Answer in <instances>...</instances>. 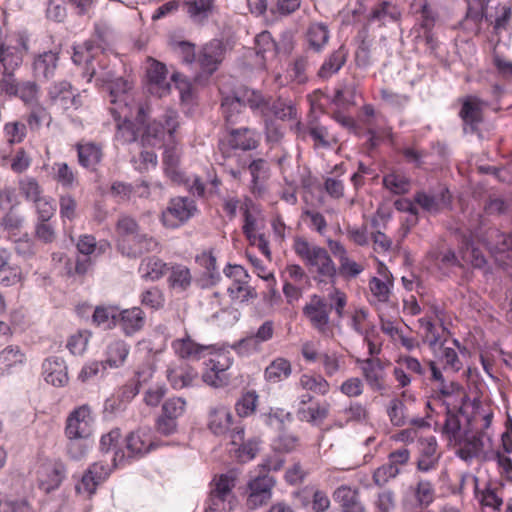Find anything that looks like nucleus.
I'll use <instances>...</instances> for the list:
<instances>
[{"mask_svg": "<svg viewBox=\"0 0 512 512\" xmlns=\"http://www.w3.org/2000/svg\"><path fill=\"white\" fill-rule=\"evenodd\" d=\"M236 98L242 102L244 108L248 106L253 111H259L262 114L268 109V100L261 92L244 88L235 94Z\"/></svg>", "mask_w": 512, "mask_h": 512, "instance_id": "nucleus-26", "label": "nucleus"}, {"mask_svg": "<svg viewBox=\"0 0 512 512\" xmlns=\"http://www.w3.org/2000/svg\"><path fill=\"white\" fill-rule=\"evenodd\" d=\"M181 151L175 141H171L164 147L163 166L165 174L175 183H182L185 180L180 170Z\"/></svg>", "mask_w": 512, "mask_h": 512, "instance_id": "nucleus-16", "label": "nucleus"}, {"mask_svg": "<svg viewBox=\"0 0 512 512\" xmlns=\"http://www.w3.org/2000/svg\"><path fill=\"white\" fill-rule=\"evenodd\" d=\"M78 161L81 166L94 171L103 158L102 147L95 143L77 144Z\"/></svg>", "mask_w": 512, "mask_h": 512, "instance_id": "nucleus-22", "label": "nucleus"}, {"mask_svg": "<svg viewBox=\"0 0 512 512\" xmlns=\"http://www.w3.org/2000/svg\"><path fill=\"white\" fill-rule=\"evenodd\" d=\"M440 393L445 397L457 396L459 397V401L455 400L453 403L459 402L457 411L461 414H464V406L469 401V396L464 392L462 386L458 383L451 382L446 384L444 381L441 382Z\"/></svg>", "mask_w": 512, "mask_h": 512, "instance_id": "nucleus-43", "label": "nucleus"}, {"mask_svg": "<svg viewBox=\"0 0 512 512\" xmlns=\"http://www.w3.org/2000/svg\"><path fill=\"white\" fill-rule=\"evenodd\" d=\"M88 337L82 332L72 335L67 342V348L73 355H81L87 346Z\"/></svg>", "mask_w": 512, "mask_h": 512, "instance_id": "nucleus-63", "label": "nucleus"}, {"mask_svg": "<svg viewBox=\"0 0 512 512\" xmlns=\"http://www.w3.org/2000/svg\"><path fill=\"white\" fill-rule=\"evenodd\" d=\"M60 215L72 221L76 218L77 202L70 194L62 195L59 199Z\"/></svg>", "mask_w": 512, "mask_h": 512, "instance_id": "nucleus-56", "label": "nucleus"}, {"mask_svg": "<svg viewBox=\"0 0 512 512\" xmlns=\"http://www.w3.org/2000/svg\"><path fill=\"white\" fill-rule=\"evenodd\" d=\"M49 96L53 102L60 104L64 109L74 105L76 101L72 86L66 81L53 85L49 90Z\"/></svg>", "mask_w": 512, "mask_h": 512, "instance_id": "nucleus-29", "label": "nucleus"}, {"mask_svg": "<svg viewBox=\"0 0 512 512\" xmlns=\"http://www.w3.org/2000/svg\"><path fill=\"white\" fill-rule=\"evenodd\" d=\"M65 469L60 463H47L38 470V486L45 493L59 487L64 478Z\"/></svg>", "mask_w": 512, "mask_h": 512, "instance_id": "nucleus-18", "label": "nucleus"}, {"mask_svg": "<svg viewBox=\"0 0 512 512\" xmlns=\"http://www.w3.org/2000/svg\"><path fill=\"white\" fill-rule=\"evenodd\" d=\"M183 62L192 64L196 59L195 45L188 41H178L173 44Z\"/></svg>", "mask_w": 512, "mask_h": 512, "instance_id": "nucleus-64", "label": "nucleus"}, {"mask_svg": "<svg viewBox=\"0 0 512 512\" xmlns=\"http://www.w3.org/2000/svg\"><path fill=\"white\" fill-rule=\"evenodd\" d=\"M257 403V393L255 391H248L236 402V412L240 417L250 416L255 412Z\"/></svg>", "mask_w": 512, "mask_h": 512, "instance_id": "nucleus-45", "label": "nucleus"}, {"mask_svg": "<svg viewBox=\"0 0 512 512\" xmlns=\"http://www.w3.org/2000/svg\"><path fill=\"white\" fill-rule=\"evenodd\" d=\"M107 475L108 472L104 470L103 465L94 463L83 475L81 483L76 488L79 492L84 491L92 495Z\"/></svg>", "mask_w": 512, "mask_h": 512, "instance_id": "nucleus-24", "label": "nucleus"}, {"mask_svg": "<svg viewBox=\"0 0 512 512\" xmlns=\"http://www.w3.org/2000/svg\"><path fill=\"white\" fill-rule=\"evenodd\" d=\"M460 101L462 106L459 117L464 123V131L475 133L478 126L483 122V109L487 103L474 95H468Z\"/></svg>", "mask_w": 512, "mask_h": 512, "instance_id": "nucleus-7", "label": "nucleus"}, {"mask_svg": "<svg viewBox=\"0 0 512 512\" xmlns=\"http://www.w3.org/2000/svg\"><path fill=\"white\" fill-rule=\"evenodd\" d=\"M332 308L333 305L328 304L323 297L313 295L310 302L303 307V315L315 329L319 332H325L329 324V313Z\"/></svg>", "mask_w": 512, "mask_h": 512, "instance_id": "nucleus-8", "label": "nucleus"}, {"mask_svg": "<svg viewBox=\"0 0 512 512\" xmlns=\"http://www.w3.org/2000/svg\"><path fill=\"white\" fill-rule=\"evenodd\" d=\"M292 373V366L289 360L278 357L273 360L265 369L264 377L267 381L277 383L288 378Z\"/></svg>", "mask_w": 512, "mask_h": 512, "instance_id": "nucleus-27", "label": "nucleus"}, {"mask_svg": "<svg viewBox=\"0 0 512 512\" xmlns=\"http://www.w3.org/2000/svg\"><path fill=\"white\" fill-rule=\"evenodd\" d=\"M363 376L374 391H384L385 384V371L384 366L379 358H368L362 361Z\"/></svg>", "mask_w": 512, "mask_h": 512, "instance_id": "nucleus-20", "label": "nucleus"}, {"mask_svg": "<svg viewBox=\"0 0 512 512\" xmlns=\"http://www.w3.org/2000/svg\"><path fill=\"white\" fill-rule=\"evenodd\" d=\"M137 107L129 108L127 104L121 108H110L116 121V137L125 143H132L138 139L141 125L136 121Z\"/></svg>", "mask_w": 512, "mask_h": 512, "instance_id": "nucleus-4", "label": "nucleus"}, {"mask_svg": "<svg viewBox=\"0 0 512 512\" xmlns=\"http://www.w3.org/2000/svg\"><path fill=\"white\" fill-rule=\"evenodd\" d=\"M358 39L360 43L355 53L356 64L360 67H366L370 64V52H371V43L368 40V31L366 28H363L358 33Z\"/></svg>", "mask_w": 512, "mask_h": 512, "instance_id": "nucleus-44", "label": "nucleus"}, {"mask_svg": "<svg viewBox=\"0 0 512 512\" xmlns=\"http://www.w3.org/2000/svg\"><path fill=\"white\" fill-rule=\"evenodd\" d=\"M364 124L367 126V133L372 137H383L391 135V128L387 124L386 117L379 114L373 119H364Z\"/></svg>", "mask_w": 512, "mask_h": 512, "instance_id": "nucleus-46", "label": "nucleus"}, {"mask_svg": "<svg viewBox=\"0 0 512 512\" xmlns=\"http://www.w3.org/2000/svg\"><path fill=\"white\" fill-rule=\"evenodd\" d=\"M235 479L228 475H221L210 492L208 506L209 512H227L232 509L234 499L232 489Z\"/></svg>", "mask_w": 512, "mask_h": 512, "instance_id": "nucleus-5", "label": "nucleus"}, {"mask_svg": "<svg viewBox=\"0 0 512 512\" xmlns=\"http://www.w3.org/2000/svg\"><path fill=\"white\" fill-rule=\"evenodd\" d=\"M196 262L205 269L204 274L208 276L210 285H215L220 280V273L216 267V257L212 251H203L196 257Z\"/></svg>", "mask_w": 512, "mask_h": 512, "instance_id": "nucleus-34", "label": "nucleus"}, {"mask_svg": "<svg viewBox=\"0 0 512 512\" xmlns=\"http://www.w3.org/2000/svg\"><path fill=\"white\" fill-rule=\"evenodd\" d=\"M294 250L308 267L315 268L317 275L314 279L318 283L335 284L337 268L325 248L312 245L306 239L297 237L294 241Z\"/></svg>", "mask_w": 512, "mask_h": 512, "instance_id": "nucleus-2", "label": "nucleus"}, {"mask_svg": "<svg viewBox=\"0 0 512 512\" xmlns=\"http://www.w3.org/2000/svg\"><path fill=\"white\" fill-rule=\"evenodd\" d=\"M173 348L179 357L189 360H199L207 350L206 346L199 345L190 338L174 341Z\"/></svg>", "mask_w": 512, "mask_h": 512, "instance_id": "nucleus-28", "label": "nucleus"}, {"mask_svg": "<svg viewBox=\"0 0 512 512\" xmlns=\"http://www.w3.org/2000/svg\"><path fill=\"white\" fill-rule=\"evenodd\" d=\"M128 355V348L123 341H115L108 347L107 362L117 367L124 362Z\"/></svg>", "mask_w": 512, "mask_h": 512, "instance_id": "nucleus-50", "label": "nucleus"}, {"mask_svg": "<svg viewBox=\"0 0 512 512\" xmlns=\"http://www.w3.org/2000/svg\"><path fill=\"white\" fill-rule=\"evenodd\" d=\"M299 384L303 389L312 391L319 395H326L330 390L329 383L321 375L311 376L308 374H303L300 377Z\"/></svg>", "mask_w": 512, "mask_h": 512, "instance_id": "nucleus-39", "label": "nucleus"}, {"mask_svg": "<svg viewBox=\"0 0 512 512\" xmlns=\"http://www.w3.org/2000/svg\"><path fill=\"white\" fill-rule=\"evenodd\" d=\"M400 18V9L388 1H383L375 6L369 16L370 21H378L381 25L396 23L400 20Z\"/></svg>", "mask_w": 512, "mask_h": 512, "instance_id": "nucleus-25", "label": "nucleus"}, {"mask_svg": "<svg viewBox=\"0 0 512 512\" xmlns=\"http://www.w3.org/2000/svg\"><path fill=\"white\" fill-rule=\"evenodd\" d=\"M347 52L343 46L334 51L330 57L322 64L318 74L322 78H327L338 72L345 64Z\"/></svg>", "mask_w": 512, "mask_h": 512, "instance_id": "nucleus-32", "label": "nucleus"}, {"mask_svg": "<svg viewBox=\"0 0 512 512\" xmlns=\"http://www.w3.org/2000/svg\"><path fill=\"white\" fill-rule=\"evenodd\" d=\"M118 313L115 307L97 306L92 316V320L97 325L107 324V326L117 325Z\"/></svg>", "mask_w": 512, "mask_h": 512, "instance_id": "nucleus-47", "label": "nucleus"}, {"mask_svg": "<svg viewBox=\"0 0 512 512\" xmlns=\"http://www.w3.org/2000/svg\"><path fill=\"white\" fill-rule=\"evenodd\" d=\"M169 282L172 287H180L183 290L186 289L191 283L189 269L184 266L173 267L169 276Z\"/></svg>", "mask_w": 512, "mask_h": 512, "instance_id": "nucleus-52", "label": "nucleus"}, {"mask_svg": "<svg viewBox=\"0 0 512 512\" xmlns=\"http://www.w3.org/2000/svg\"><path fill=\"white\" fill-rule=\"evenodd\" d=\"M116 230L122 236H131L133 238L140 232V227L134 218L121 216L117 221Z\"/></svg>", "mask_w": 512, "mask_h": 512, "instance_id": "nucleus-54", "label": "nucleus"}, {"mask_svg": "<svg viewBox=\"0 0 512 512\" xmlns=\"http://www.w3.org/2000/svg\"><path fill=\"white\" fill-rule=\"evenodd\" d=\"M195 211L193 200L187 197L174 198L162 213L163 224L168 228H176L192 217Z\"/></svg>", "mask_w": 512, "mask_h": 512, "instance_id": "nucleus-6", "label": "nucleus"}, {"mask_svg": "<svg viewBox=\"0 0 512 512\" xmlns=\"http://www.w3.org/2000/svg\"><path fill=\"white\" fill-rule=\"evenodd\" d=\"M57 60L56 53L52 51L44 52L34 59V71L41 73L44 78H48L56 69Z\"/></svg>", "mask_w": 512, "mask_h": 512, "instance_id": "nucleus-40", "label": "nucleus"}, {"mask_svg": "<svg viewBox=\"0 0 512 512\" xmlns=\"http://www.w3.org/2000/svg\"><path fill=\"white\" fill-rule=\"evenodd\" d=\"M147 76L150 84L162 90V92H166L169 89L170 85L166 81L167 69L163 63L152 60L147 69Z\"/></svg>", "mask_w": 512, "mask_h": 512, "instance_id": "nucleus-33", "label": "nucleus"}, {"mask_svg": "<svg viewBox=\"0 0 512 512\" xmlns=\"http://www.w3.org/2000/svg\"><path fill=\"white\" fill-rule=\"evenodd\" d=\"M274 485L275 480L267 474L252 479L248 484L250 493L247 497V506L256 509L266 504L271 499Z\"/></svg>", "mask_w": 512, "mask_h": 512, "instance_id": "nucleus-9", "label": "nucleus"}, {"mask_svg": "<svg viewBox=\"0 0 512 512\" xmlns=\"http://www.w3.org/2000/svg\"><path fill=\"white\" fill-rule=\"evenodd\" d=\"M221 110L226 129L242 125L248 120L246 109L235 95L226 96L222 99Z\"/></svg>", "mask_w": 512, "mask_h": 512, "instance_id": "nucleus-15", "label": "nucleus"}, {"mask_svg": "<svg viewBox=\"0 0 512 512\" xmlns=\"http://www.w3.org/2000/svg\"><path fill=\"white\" fill-rule=\"evenodd\" d=\"M493 240L491 251L496 263L503 269H512V234L495 230L491 234Z\"/></svg>", "mask_w": 512, "mask_h": 512, "instance_id": "nucleus-13", "label": "nucleus"}, {"mask_svg": "<svg viewBox=\"0 0 512 512\" xmlns=\"http://www.w3.org/2000/svg\"><path fill=\"white\" fill-rule=\"evenodd\" d=\"M214 0H184L187 13L196 23H203L211 14Z\"/></svg>", "mask_w": 512, "mask_h": 512, "instance_id": "nucleus-30", "label": "nucleus"}, {"mask_svg": "<svg viewBox=\"0 0 512 512\" xmlns=\"http://www.w3.org/2000/svg\"><path fill=\"white\" fill-rule=\"evenodd\" d=\"M44 379L55 387H63L68 383V373L65 362L58 357H51L42 365Z\"/></svg>", "mask_w": 512, "mask_h": 512, "instance_id": "nucleus-19", "label": "nucleus"}, {"mask_svg": "<svg viewBox=\"0 0 512 512\" xmlns=\"http://www.w3.org/2000/svg\"><path fill=\"white\" fill-rule=\"evenodd\" d=\"M363 271V266L351 260L348 256L339 262L338 272L344 278H355Z\"/></svg>", "mask_w": 512, "mask_h": 512, "instance_id": "nucleus-61", "label": "nucleus"}, {"mask_svg": "<svg viewBox=\"0 0 512 512\" xmlns=\"http://www.w3.org/2000/svg\"><path fill=\"white\" fill-rule=\"evenodd\" d=\"M259 450L258 441L251 439L244 441L238 448H236L237 457L241 462H246L255 457Z\"/></svg>", "mask_w": 512, "mask_h": 512, "instance_id": "nucleus-62", "label": "nucleus"}, {"mask_svg": "<svg viewBox=\"0 0 512 512\" xmlns=\"http://www.w3.org/2000/svg\"><path fill=\"white\" fill-rule=\"evenodd\" d=\"M150 444L147 446L141 437L135 433H130L126 438V448L129 456L142 455L149 450Z\"/></svg>", "mask_w": 512, "mask_h": 512, "instance_id": "nucleus-60", "label": "nucleus"}, {"mask_svg": "<svg viewBox=\"0 0 512 512\" xmlns=\"http://www.w3.org/2000/svg\"><path fill=\"white\" fill-rule=\"evenodd\" d=\"M383 185L394 194H406L410 190V180L399 173H389L383 177Z\"/></svg>", "mask_w": 512, "mask_h": 512, "instance_id": "nucleus-38", "label": "nucleus"}, {"mask_svg": "<svg viewBox=\"0 0 512 512\" xmlns=\"http://www.w3.org/2000/svg\"><path fill=\"white\" fill-rule=\"evenodd\" d=\"M141 302L143 305L157 310L163 307L164 296L161 290L153 287L143 292Z\"/></svg>", "mask_w": 512, "mask_h": 512, "instance_id": "nucleus-57", "label": "nucleus"}, {"mask_svg": "<svg viewBox=\"0 0 512 512\" xmlns=\"http://www.w3.org/2000/svg\"><path fill=\"white\" fill-rule=\"evenodd\" d=\"M145 323V316L141 308L133 307L118 313L117 324H119L126 335H132L141 330Z\"/></svg>", "mask_w": 512, "mask_h": 512, "instance_id": "nucleus-21", "label": "nucleus"}, {"mask_svg": "<svg viewBox=\"0 0 512 512\" xmlns=\"http://www.w3.org/2000/svg\"><path fill=\"white\" fill-rule=\"evenodd\" d=\"M105 82L107 83L110 102L113 105L111 108H121L125 104L129 108L141 106L136 103L134 97L130 94L132 84L128 80L118 77L115 79L107 78Z\"/></svg>", "mask_w": 512, "mask_h": 512, "instance_id": "nucleus-11", "label": "nucleus"}, {"mask_svg": "<svg viewBox=\"0 0 512 512\" xmlns=\"http://www.w3.org/2000/svg\"><path fill=\"white\" fill-rule=\"evenodd\" d=\"M231 422L232 415L228 408L219 406L210 410L208 428L213 434L217 436L224 435L229 430Z\"/></svg>", "mask_w": 512, "mask_h": 512, "instance_id": "nucleus-23", "label": "nucleus"}, {"mask_svg": "<svg viewBox=\"0 0 512 512\" xmlns=\"http://www.w3.org/2000/svg\"><path fill=\"white\" fill-rule=\"evenodd\" d=\"M37 188V185L34 183V203L39 214V219L41 221H48L54 215L55 208L49 201L37 196Z\"/></svg>", "mask_w": 512, "mask_h": 512, "instance_id": "nucleus-58", "label": "nucleus"}, {"mask_svg": "<svg viewBox=\"0 0 512 512\" xmlns=\"http://www.w3.org/2000/svg\"><path fill=\"white\" fill-rule=\"evenodd\" d=\"M228 292L233 299H241L242 301L256 298L257 296L254 289L241 279L234 280L233 284L228 288Z\"/></svg>", "mask_w": 512, "mask_h": 512, "instance_id": "nucleus-49", "label": "nucleus"}, {"mask_svg": "<svg viewBox=\"0 0 512 512\" xmlns=\"http://www.w3.org/2000/svg\"><path fill=\"white\" fill-rule=\"evenodd\" d=\"M270 111L275 117L281 120L292 119L296 114V109L291 103H288L282 99H277L269 107Z\"/></svg>", "mask_w": 512, "mask_h": 512, "instance_id": "nucleus-53", "label": "nucleus"}, {"mask_svg": "<svg viewBox=\"0 0 512 512\" xmlns=\"http://www.w3.org/2000/svg\"><path fill=\"white\" fill-rule=\"evenodd\" d=\"M446 406V421L443 426V431L449 435L450 439L458 442L461 439V424L458 418V414L460 413L457 411L458 406L456 403L451 402H447Z\"/></svg>", "mask_w": 512, "mask_h": 512, "instance_id": "nucleus-31", "label": "nucleus"}, {"mask_svg": "<svg viewBox=\"0 0 512 512\" xmlns=\"http://www.w3.org/2000/svg\"><path fill=\"white\" fill-rule=\"evenodd\" d=\"M225 51L226 48L220 40L213 39L209 43L205 44L197 58L201 69L209 75L213 74L223 61Z\"/></svg>", "mask_w": 512, "mask_h": 512, "instance_id": "nucleus-12", "label": "nucleus"}, {"mask_svg": "<svg viewBox=\"0 0 512 512\" xmlns=\"http://www.w3.org/2000/svg\"><path fill=\"white\" fill-rule=\"evenodd\" d=\"M485 433L483 431L478 432L472 436H469L467 432L463 438H461L458 442H463L466 448L467 453L470 457L478 456L484 449L483 436Z\"/></svg>", "mask_w": 512, "mask_h": 512, "instance_id": "nucleus-48", "label": "nucleus"}, {"mask_svg": "<svg viewBox=\"0 0 512 512\" xmlns=\"http://www.w3.org/2000/svg\"><path fill=\"white\" fill-rule=\"evenodd\" d=\"M388 416L394 426L402 427L408 423L409 413L402 399L394 398L390 401Z\"/></svg>", "mask_w": 512, "mask_h": 512, "instance_id": "nucleus-35", "label": "nucleus"}, {"mask_svg": "<svg viewBox=\"0 0 512 512\" xmlns=\"http://www.w3.org/2000/svg\"><path fill=\"white\" fill-rule=\"evenodd\" d=\"M414 202L429 213L437 214L451 204V194L447 188H443L438 194L430 195L419 191L414 195Z\"/></svg>", "mask_w": 512, "mask_h": 512, "instance_id": "nucleus-17", "label": "nucleus"}, {"mask_svg": "<svg viewBox=\"0 0 512 512\" xmlns=\"http://www.w3.org/2000/svg\"><path fill=\"white\" fill-rule=\"evenodd\" d=\"M309 46L319 52L329 39L327 27L321 23L312 24L307 31Z\"/></svg>", "mask_w": 512, "mask_h": 512, "instance_id": "nucleus-36", "label": "nucleus"}, {"mask_svg": "<svg viewBox=\"0 0 512 512\" xmlns=\"http://www.w3.org/2000/svg\"><path fill=\"white\" fill-rule=\"evenodd\" d=\"M400 473L399 467L392 464H385L378 467L373 473V482L378 487H383L390 479L395 478Z\"/></svg>", "mask_w": 512, "mask_h": 512, "instance_id": "nucleus-51", "label": "nucleus"}, {"mask_svg": "<svg viewBox=\"0 0 512 512\" xmlns=\"http://www.w3.org/2000/svg\"><path fill=\"white\" fill-rule=\"evenodd\" d=\"M255 49L257 55L261 56L263 59L266 58V54L276 56L278 53L277 44L268 31H263L256 36Z\"/></svg>", "mask_w": 512, "mask_h": 512, "instance_id": "nucleus-42", "label": "nucleus"}, {"mask_svg": "<svg viewBox=\"0 0 512 512\" xmlns=\"http://www.w3.org/2000/svg\"><path fill=\"white\" fill-rule=\"evenodd\" d=\"M94 418L90 406L81 405L66 418L64 433L68 439L67 452L73 459L82 458L87 452L84 443L93 433Z\"/></svg>", "mask_w": 512, "mask_h": 512, "instance_id": "nucleus-1", "label": "nucleus"}, {"mask_svg": "<svg viewBox=\"0 0 512 512\" xmlns=\"http://www.w3.org/2000/svg\"><path fill=\"white\" fill-rule=\"evenodd\" d=\"M131 244L123 241L119 249L123 255L129 258H138L144 253L158 250L159 242L153 236L139 232L131 239Z\"/></svg>", "mask_w": 512, "mask_h": 512, "instance_id": "nucleus-14", "label": "nucleus"}, {"mask_svg": "<svg viewBox=\"0 0 512 512\" xmlns=\"http://www.w3.org/2000/svg\"><path fill=\"white\" fill-rule=\"evenodd\" d=\"M330 404L324 402L323 404L317 403L315 406L308 407L307 409H300L299 415L301 419L312 424L322 423L329 414Z\"/></svg>", "mask_w": 512, "mask_h": 512, "instance_id": "nucleus-41", "label": "nucleus"}, {"mask_svg": "<svg viewBox=\"0 0 512 512\" xmlns=\"http://www.w3.org/2000/svg\"><path fill=\"white\" fill-rule=\"evenodd\" d=\"M227 134L219 140L218 149L224 158H229L235 150L250 151L259 146L258 134L248 127L227 128Z\"/></svg>", "mask_w": 512, "mask_h": 512, "instance_id": "nucleus-3", "label": "nucleus"}, {"mask_svg": "<svg viewBox=\"0 0 512 512\" xmlns=\"http://www.w3.org/2000/svg\"><path fill=\"white\" fill-rule=\"evenodd\" d=\"M136 121L143 129L141 134L142 145L154 146L163 140L166 134L163 122L159 120L149 121L147 108L143 105L137 107Z\"/></svg>", "mask_w": 512, "mask_h": 512, "instance_id": "nucleus-10", "label": "nucleus"}, {"mask_svg": "<svg viewBox=\"0 0 512 512\" xmlns=\"http://www.w3.org/2000/svg\"><path fill=\"white\" fill-rule=\"evenodd\" d=\"M140 269L143 271V277L158 280L165 274L167 265L157 257H148L142 261Z\"/></svg>", "mask_w": 512, "mask_h": 512, "instance_id": "nucleus-37", "label": "nucleus"}, {"mask_svg": "<svg viewBox=\"0 0 512 512\" xmlns=\"http://www.w3.org/2000/svg\"><path fill=\"white\" fill-rule=\"evenodd\" d=\"M178 118L179 115L175 110L168 109L159 119L163 122L164 131L169 135L171 141H174V134L180 125Z\"/></svg>", "mask_w": 512, "mask_h": 512, "instance_id": "nucleus-59", "label": "nucleus"}, {"mask_svg": "<svg viewBox=\"0 0 512 512\" xmlns=\"http://www.w3.org/2000/svg\"><path fill=\"white\" fill-rule=\"evenodd\" d=\"M185 401L182 398H172L164 402L162 415L170 419H176L184 412Z\"/></svg>", "mask_w": 512, "mask_h": 512, "instance_id": "nucleus-55", "label": "nucleus"}]
</instances>
